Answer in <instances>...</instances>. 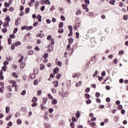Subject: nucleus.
Wrapping results in <instances>:
<instances>
[{
  "label": "nucleus",
  "mask_w": 128,
  "mask_h": 128,
  "mask_svg": "<svg viewBox=\"0 0 128 128\" xmlns=\"http://www.w3.org/2000/svg\"><path fill=\"white\" fill-rule=\"evenodd\" d=\"M54 51V46L49 44L48 46V52H50Z\"/></svg>",
  "instance_id": "obj_1"
},
{
  "label": "nucleus",
  "mask_w": 128,
  "mask_h": 128,
  "mask_svg": "<svg viewBox=\"0 0 128 128\" xmlns=\"http://www.w3.org/2000/svg\"><path fill=\"white\" fill-rule=\"evenodd\" d=\"M89 125L92 128H96V122H91L90 121L88 122Z\"/></svg>",
  "instance_id": "obj_2"
},
{
  "label": "nucleus",
  "mask_w": 128,
  "mask_h": 128,
  "mask_svg": "<svg viewBox=\"0 0 128 128\" xmlns=\"http://www.w3.org/2000/svg\"><path fill=\"white\" fill-rule=\"evenodd\" d=\"M82 8H84V10L86 12H88V4H82Z\"/></svg>",
  "instance_id": "obj_3"
},
{
  "label": "nucleus",
  "mask_w": 128,
  "mask_h": 128,
  "mask_svg": "<svg viewBox=\"0 0 128 128\" xmlns=\"http://www.w3.org/2000/svg\"><path fill=\"white\" fill-rule=\"evenodd\" d=\"M98 54H95L94 56L90 58V62H96V58Z\"/></svg>",
  "instance_id": "obj_4"
},
{
  "label": "nucleus",
  "mask_w": 128,
  "mask_h": 128,
  "mask_svg": "<svg viewBox=\"0 0 128 128\" xmlns=\"http://www.w3.org/2000/svg\"><path fill=\"white\" fill-rule=\"evenodd\" d=\"M60 72V68L57 67L56 68L54 69L53 70V72L54 74H58Z\"/></svg>",
  "instance_id": "obj_5"
},
{
  "label": "nucleus",
  "mask_w": 128,
  "mask_h": 128,
  "mask_svg": "<svg viewBox=\"0 0 128 128\" xmlns=\"http://www.w3.org/2000/svg\"><path fill=\"white\" fill-rule=\"evenodd\" d=\"M110 80V82H112V78H110V76H108L105 80H104L102 84H106V80Z\"/></svg>",
  "instance_id": "obj_6"
},
{
  "label": "nucleus",
  "mask_w": 128,
  "mask_h": 128,
  "mask_svg": "<svg viewBox=\"0 0 128 128\" xmlns=\"http://www.w3.org/2000/svg\"><path fill=\"white\" fill-rule=\"evenodd\" d=\"M90 42H91V46L92 44V46H94V44L96 42V41L94 40V38H90Z\"/></svg>",
  "instance_id": "obj_7"
},
{
  "label": "nucleus",
  "mask_w": 128,
  "mask_h": 128,
  "mask_svg": "<svg viewBox=\"0 0 128 128\" xmlns=\"http://www.w3.org/2000/svg\"><path fill=\"white\" fill-rule=\"evenodd\" d=\"M53 84L54 86V88H58V81L55 80L53 82Z\"/></svg>",
  "instance_id": "obj_8"
},
{
  "label": "nucleus",
  "mask_w": 128,
  "mask_h": 128,
  "mask_svg": "<svg viewBox=\"0 0 128 128\" xmlns=\"http://www.w3.org/2000/svg\"><path fill=\"white\" fill-rule=\"evenodd\" d=\"M30 78L32 80H34V78H36V74L34 73L30 74Z\"/></svg>",
  "instance_id": "obj_9"
},
{
  "label": "nucleus",
  "mask_w": 128,
  "mask_h": 128,
  "mask_svg": "<svg viewBox=\"0 0 128 128\" xmlns=\"http://www.w3.org/2000/svg\"><path fill=\"white\" fill-rule=\"evenodd\" d=\"M43 102L42 103V104H46V102H48V98L44 97L42 98Z\"/></svg>",
  "instance_id": "obj_10"
},
{
  "label": "nucleus",
  "mask_w": 128,
  "mask_h": 128,
  "mask_svg": "<svg viewBox=\"0 0 128 128\" xmlns=\"http://www.w3.org/2000/svg\"><path fill=\"white\" fill-rule=\"evenodd\" d=\"M10 112V106H6V114H8Z\"/></svg>",
  "instance_id": "obj_11"
},
{
  "label": "nucleus",
  "mask_w": 128,
  "mask_h": 128,
  "mask_svg": "<svg viewBox=\"0 0 128 128\" xmlns=\"http://www.w3.org/2000/svg\"><path fill=\"white\" fill-rule=\"evenodd\" d=\"M4 72L2 70H0V80H4V75H2Z\"/></svg>",
  "instance_id": "obj_12"
},
{
  "label": "nucleus",
  "mask_w": 128,
  "mask_h": 128,
  "mask_svg": "<svg viewBox=\"0 0 128 128\" xmlns=\"http://www.w3.org/2000/svg\"><path fill=\"white\" fill-rule=\"evenodd\" d=\"M12 76H14V78H18V74L14 72H13L12 73Z\"/></svg>",
  "instance_id": "obj_13"
},
{
  "label": "nucleus",
  "mask_w": 128,
  "mask_h": 128,
  "mask_svg": "<svg viewBox=\"0 0 128 128\" xmlns=\"http://www.w3.org/2000/svg\"><path fill=\"white\" fill-rule=\"evenodd\" d=\"M32 102H38V98H36V96L33 97Z\"/></svg>",
  "instance_id": "obj_14"
},
{
  "label": "nucleus",
  "mask_w": 128,
  "mask_h": 128,
  "mask_svg": "<svg viewBox=\"0 0 128 128\" xmlns=\"http://www.w3.org/2000/svg\"><path fill=\"white\" fill-rule=\"evenodd\" d=\"M84 98L86 99V100H88V98H90V94H84Z\"/></svg>",
  "instance_id": "obj_15"
},
{
  "label": "nucleus",
  "mask_w": 128,
  "mask_h": 128,
  "mask_svg": "<svg viewBox=\"0 0 128 128\" xmlns=\"http://www.w3.org/2000/svg\"><path fill=\"white\" fill-rule=\"evenodd\" d=\"M5 20H6V22H10V16H8L6 18H5Z\"/></svg>",
  "instance_id": "obj_16"
},
{
  "label": "nucleus",
  "mask_w": 128,
  "mask_h": 128,
  "mask_svg": "<svg viewBox=\"0 0 128 128\" xmlns=\"http://www.w3.org/2000/svg\"><path fill=\"white\" fill-rule=\"evenodd\" d=\"M16 81H14L12 85L11 86V88H18V85H16Z\"/></svg>",
  "instance_id": "obj_17"
},
{
  "label": "nucleus",
  "mask_w": 128,
  "mask_h": 128,
  "mask_svg": "<svg viewBox=\"0 0 128 128\" xmlns=\"http://www.w3.org/2000/svg\"><path fill=\"white\" fill-rule=\"evenodd\" d=\"M72 42H74V39H72V38H70L68 39V44H72Z\"/></svg>",
  "instance_id": "obj_18"
},
{
  "label": "nucleus",
  "mask_w": 128,
  "mask_h": 128,
  "mask_svg": "<svg viewBox=\"0 0 128 128\" xmlns=\"http://www.w3.org/2000/svg\"><path fill=\"white\" fill-rule=\"evenodd\" d=\"M10 25L8 22H5L4 24V28H8V26Z\"/></svg>",
  "instance_id": "obj_19"
},
{
  "label": "nucleus",
  "mask_w": 128,
  "mask_h": 128,
  "mask_svg": "<svg viewBox=\"0 0 128 128\" xmlns=\"http://www.w3.org/2000/svg\"><path fill=\"white\" fill-rule=\"evenodd\" d=\"M76 22V28H80V22H78L76 21L75 22Z\"/></svg>",
  "instance_id": "obj_20"
},
{
  "label": "nucleus",
  "mask_w": 128,
  "mask_h": 128,
  "mask_svg": "<svg viewBox=\"0 0 128 128\" xmlns=\"http://www.w3.org/2000/svg\"><path fill=\"white\" fill-rule=\"evenodd\" d=\"M21 68H24L26 67V63L25 62H22L20 64V66Z\"/></svg>",
  "instance_id": "obj_21"
},
{
  "label": "nucleus",
  "mask_w": 128,
  "mask_h": 128,
  "mask_svg": "<svg viewBox=\"0 0 128 128\" xmlns=\"http://www.w3.org/2000/svg\"><path fill=\"white\" fill-rule=\"evenodd\" d=\"M59 95L60 96L64 97L66 96V94L64 92H59Z\"/></svg>",
  "instance_id": "obj_22"
},
{
  "label": "nucleus",
  "mask_w": 128,
  "mask_h": 128,
  "mask_svg": "<svg viewBox=\"0 0 128 128\" xmlns=\"http://www.w3.org/2000/svg\"><path fill=\"white\" fill-rule=\"evenodd\" d=\"M14 44H15L16 46H20L22 42H16Z\"/></svg>",
  "instance_id": "obj_23"
},
{
  "label": "nucleus",
  "mask_w": 128,
  "mask_h": 128,
  "mask_svg": "<svg viewBox=\"0 0 128 128\" xmlns=\"http://www.w3.org/2000/svg\"><path fill=\"white\" fill-rule=\"evenodd\" d=\"M69 50V54L72 56V52H74V48L70 49Z\"/></svg>",
  "instance_id": "obj_24"
},
{
  "label": "nucleus",
  "mask_w": 128,
  "mask_h": 128,
  "mask_svg": "<svg viewBox=\"0 0 128 128\" xmlns=\"http://www.w3.org/2000/svg\"><path fill=\"white\" fill-rule=\"evenodd\" d=\"M38 22H42V16L38 15Z\"/></svg>",
  "instance_id": "obj_25"
},
{
  "label": "nucleus",
  "mask_w": 128,
  "mask_h": 128,
  "mask_svg": "<svg viewBox=\"0 0 128 128\" xmlns=\"http://www.w3.org/2000/svg\"><path fill=\"white\" fill-rule=\"evenodd\" d=\"M40 5V3L38 2V1L36 2V4H34V6L36 8H38V6Z\"/></svg>",
  "instance_id": "obj_26"
},
{
  "label": "nucleus",
  "mask_w": 128,
  "mask_h": 128,
  "mask_svg": "<svg viewBox=\"0 0 128 128\" xmlns=\"http://www.w3.org/2000/svg\"><path fill=\"white\" fill-rule=\"evenodd\" d=\"M52 104H58V100H53L52 102Z\"/></svg>",
  "instance_id": "obj_27"
},
{
  "label": "nucleus",
  "mask_w": 128,
  "mask_h": 128,
  "mask_svg": "<svg viewBox=\"0 0 128 128\" xmlns=\"http://www.w3.org/2000/svg\"><path fill=\"white\" fill-rule=\"evenodd\" d=\"M7 90H8L10 92H12V87H10V86H6Z\"/></svg>",
  "instance_id": "obj_28"
},
{
  "label": "nucleus",
  "mask_w": 128,
  "mask_h": 128,
  "mask_svg": "<svg viewBox=\"0 0 128 128\" xmlns=\"http://www.w3.org/2000/svg\"><path fill=\"white\" fill-rule=\"evenodd\" d=\"M24 56H22L18 60V62H22V61L24 60Z\"/></svg>",
  "instance_id": "obj_29"
},
{
  "label": "nucleus",
  "mask_w": 128,
  "mask_h": 128,
  "mask_svg": "<svg viewBox=\"0 0 128 128\" xmlns=\"http://www.w3.org/2000/svg\"><path fill=\"white\" fill-rule=\"evenodd\" d=\"M114 2H116V0H110V4H112V6H114Z\"/></svg>",
  "instance_id": "obj_30"
},
{
  "label": "nucleus",
  "mask_w": 128,
  "mask_h": 128,
  "mask_svg": "<svg viewBox=\"0 0 128 128\" xmlns=\"http://www.w3.org/2000/svg\"><path fill=\"white\" fill-rule=\"evenodd\" d=\"M40 70H44V65L42 64H40Z\"/></svg>",
  "instance_id": "obj_31"
},
{
  "label": "nucleus",
  "mask_w": 128,
  "mask_h": 128,
  "mask_svg": "<svg viewBox=\"0 0 128 128\" xmlns=\"http://www.w3.org/2000/svg\"><path fill=\"white\" fill-rule=\"evenodd\" d=\"M16 48V44H12L11 46V50H14Z\"/></svg>",
  "instance_id": "obj_32"
},
{
  "label": "nucleus",
  "mask_w": 128,
  "mask_h": 128,
  "mask_svg": "<svg viewBox=\"0 0 128 128\" xmlns=\"http://www.w3.org/2000/svg\"><path fill=\"white\" fill-rule=\"evenodd\" d=\"M26 30H32V26H26Z\"/></svg>",
  "instance_id": "obj_33"
},
{
  "label": "nucleus",
  "mask_w": 128,
  "mask_h": 128,
  "mask_svg": "<svg viewBox=\"0 0 128 128\" xmlns=\"http://www.w3.org/2000/svg\"><path fill=\"white\" fill-rule=\"evenodd\" d=\"M95 96L96 98H100V94L98 92H96L95 94Z\"/></svg>",
  "instance_id": "obj_34"
},
{
  "label": "nucleus",
  "mask_w": 128,
  "mask_h": 128,
  "mask_svg": "<svg viewBox=\"0 0 128 128\" xmlns=\"http://www.w3.org/2000/svg\"><path fill=\"white\" fill-rule=\"evenodd\" d=\"M4 4L5 8H10V4L8 2H5Z\"/></svg>",
  "instance_id": "obj_35"
},
{
  "label": "nucleus",
  "mask_w": 128,
  "mask_h": 128,
  "mask_svg": "<svg viewBox=\"0 0 128 128\" xmlns=\"http://www.w3.org/2000/svg\"><path fill=\"white\" fill-rule=\"evenodd\" d=\"M76 118H80V111H78L76 112Z\"/></svg>",
  "instance_id": "obj_36"
},
{
  "label": "nucleus",
  "mask_w": 128,
  "mask_h": 128,
  "mask_svg": "<svg viewBox=\"0 0 128 128\" xmlns=\"http://www.w3.org/2000/svg\"><path fill=\"white\" fill-rule=\"evenodd\" d=\"M64 26V23L62 22H61L58 24V28H62Z\"/></svg>",
  "instance_id": "obj_37"
},
{
  "label": "nucleus",
  "mask_w": 128,
  "mask_h": 128,
  "mask_svg": "<svg viewBox=\"0 0 128 128\" xmlns=\"http://www.w3.org/2000/svg\"><path fill=\"white\" fill-rule=\"evenodd\" d=\"M28 56H32V54H34V51L32 50L28 51Z\"/></svg>",
  "instance_id": "obj_38"
},
{
  "label": "nucleus",
  "mask_w": 128,
  "mask_h": 128,
  "mask_svg": "<svg viewBox=\"0 0 128 128\" xmlns=\"http://www.w3.org/2000/svg\"><path fill=\"white\" fill-rule=\"evenodd\" d=\"M50 46H52L54 44V39L52 38L50 41Z\"/></svg>",
  "instance_id": "obj_39"
},
{
  "label": "nucleus",
  "mask_w": 128,
  "mask_h": 128,
  "mask_svg": "<svg viewBox=\"0 0 128 128\" xmlns=\"http://www.w3.org/2000/svg\"><path fill=\"white\" fill-rule=\"evenodd\" d=\"M113 62L114 64H118V58H116L114 61Z\"/></svg>",
  "instance_id": "obj_40"
},
{
  "label": "nucleus",
  "mask_w": 128,
  "mask_h": 128,
  "mask_svg": "<svg viewBox=\"0 0 128 128\" xmlns=\"http://www.w3.org/2000/svg\"><path fill=\"white\" fill-rule=\"evenodd\" d=\"M51 90H52V94H56V90L54 88H52L51 89Z\"/></svg>",
  "instance_id": "obj_41"
},
{
  "label": "nucleus",
  "mask_w": 128,
  "mask_h": 128,
  "mask_svg": "<svg viewBox=\"0 0 128 128\" xmlns=\"http://www.w3.org/2000/svg\"><path fill=\"white\" fill-rule=\"evenodd\" d=\"M26 94V90H24L21 92L20 94L21 96H24Z\"/></svg>",
  "instance_id": "obj_42"
},
{
  "label": "nucleus",
  "mask_w": 128,
  "mask_h": 128,
  "mask_svg": "<svg viewBox=\"0 0 128 128\" xmlns=\"http://www.w3.org/2000/svg\"><path fill=\"white\" fill-rule=\"evenodd\" d=\"M58 32L59 34H62V32H64V28L58 29Z\"/></svg>",
  "instance_id": "obj_43"
},
{
  "label": "nucleus",
  "mask_w": 128,
  "mask_h": 128,
  "mask_svg": "<svg viewBox=\"0 0 128 128\" xmlns=\"http://www.w3.org/2000/svg\"><path fill=\"white\" fill-rule=\"evenodd\" d=\"M48 53H45L44 54V58H48Z\"/></svg>",
  "instance_id": "obj_44"
},
{
  "label": "nucleus",
  "mask_w": 128,
  "mask_h": 128,
  "mask_svg": "<svg viewBox=\"0 0 128 128\" xmlns=\"http://www.w3.org/2000/svg\"><path fill=\"white\" fill-rule=\"evenodd\" d=\"M124 54V50H122L119 51L118 54L120 56H122V54Z\"/></svg>",
  "instance_id": "obj_45"
},
{
  "label": "nucleus",
  "mask_w": 128,
  "mask_h": 128,
  "mask_svg": "<svg viewBox=\"0 0 128 128\" xmlns=\"http://www.w3.org/2000/svg\"><path fill=\"white\" fill-rule=\"evenodd\" d=\"M17 124H22V120H20V119H18V120H17Z\"/></svg>",
  "instance_id": "obj_46"
},
{
  "label": "nucleus",
  "mask_w": 128,
  "mask_h": 128,
  "mask_svg": "<svg viewBox=\"0 0 128 128\" xmlns=\"http://www.w3.org/2000/svg\"><path fill=\"white\" fill-rule=\"evenodd\" d=\"M68 28L69 30V32H72V26H68Z\"/></svg>",
  "instance_id": "obj_47"
},
{
  "label": "nucleus",
  "mask_w": 128,
  "mask_h": 128,
  "mask_svg": "<svg viewBox=\"0 0 128 128\" xmlns=\"http://www.w3.org/2000/svg\"><path fill=\"white\" fill-rule=\"evenodd\" d=\"M128 15H124L123 16V18L124 20H128Z\"/></svg>",
  "instance_id": "obj_48"
},
{
  "label": "nucleus",
  "mask_w": 128,
  "mask_h": 128,
  "mask_svg": "<svg viewBox=\"0 0 128 128\" xmlns=\"http://www.w3.org/2000/svg\"><path fill=\"white\" fill-rule=\"evenodd\" d=\"M48 96L50 100H54V97L50 94H48Z\"/></svg>",
  "instance_id": "obj_49"
},
{
  "label": "nucleus",
  "mask_w": 128,
  "mask_h": 128,
  "mask_svg": "<svg viewBox=\"0 0 128 128\" xmlns=\"http://www.w3.org/2000/svg\"><path fill=\"white\" fill-rule=\"evenodd\" d=\"M118 108L119 110H122V105L119 104Z\"/></svg>",
  "instance_id": "obj_50"
},
{
  "label": "nucleus",
  "mask_w": 128,
  "mask_h": 128,
  "mask_svg": "<svg viewBox=\"0 0 128 128\" xmlns=\"http://www.w3.org/2000/svg\"><path fill=\"white\" fill-rule=\"evenodd\" d=\"M25 12L26 14H28V12H30V8H26Z\"/></svg>",
  "instance_id": "obj_51"
},
{
  "label": "nucleus",
  "mask_w": 128,
  "mask_h": 128,
  "mask_svg": "<svg viewBox=\"0 0 128 128\" xmlns=\"http://www.w3.org/2000/svg\"><path fill=\"white\" fill-rule=\"evenodd\" d=\"M86 104H92V100H86Z\"/></svg>",
  "instance_id": "obj_52"
},
{
  "label": "nucleus",
  "mask_w": 128,
  "mask_h": 128,
  "mask_svg": "<svg viewBox=\"0 0 128 128\" xmlns=\"http://www.w3.org/2000/svg\"><path fill=\"white\" fill-rule=\"evenodd\" d=\"M52 36L51 35H49L47 37V40H52Z\"/></svg>",
  "instance_id": "obj_53"
},
{
  "label": "nucleus",
  "mask_w": 128,
  "mask_h": 128,
  "mask_svg": "<svg viewBox=\"0 0 128 128\" xmlns=\"http://www.w3.org/2000/svg\"><path fill=\"white\" fill-rule=\"evenodd\" d=\"M12 118V116L9 115L8 116H7L6 118V120H10Z\"/></svg>",
  "instance_id": "obj_54"
},
{
  "label": "nucleus",
  "mask_w": 128,
  "mask_h": 128,
  "mask_svg": "<svg viewBox=\"0 0 128 128\" xmlns=\"http://www.w3.org/2000/svg\"><path fill=\"white\" fill-rule=\"evenodd\" d=\"M98 70H96L94 72V74H93V78H96V76H98Z\"/></svg>",
  "instance_id": "obj_55"
},
{
  "label": "nucleus",
  "mask_w": 128,
  "mask_h": 128,
  "mask_svg": "<svg viewBox=\"0 0 128 128\" xmlns=\"http://www.w3.org/2000/svg\"><path fill=\"white\" fill-rule=\"evenodd\" d=\"M10 38H16V36L14 34H11L10 36Z\"/></svg>",
  "instance_id": "obj_56"
},
{
  "label": "nucleus",
  "mask_w": 128,
  "mask_h": 128,
  "mask_svg": "<svg viewBox=\"0 0 128 128\" xmlns=\"http://www.w3.org/2000/svg\"><path fill=\"white\" fill-rule=\"evenodd\" d=\"M70 50V44H68V46H67V48H66V50H67V51H68V50Z\"/></svg>",
  "instance_id": "obj_57"
},
{
  "label": "nucleus",
  "mask_w": 128,
  "mask_h": 128,
  "mask_svg": "<svg viewBox=\"0 0 128 128\" xmlns=\"http://www.w3.org/2000/svg\"><path fill=\"white\" fill-rule=\"evenodd\" d=\"M70 126L72 128H74V122H71L70 124Z\"/></svg>",
  "instance_id": "obj_58"
},
{
  "label": "nucleus",
  "mask_w": 128,
  "mask_h": 128,
  "mask_svg": "<svg viewBox=\"0 0 128 128\" xmlns=\"http://www.w3.org/2000/svg\"><path fill=\"white\" fill-rule=\"evenodd\" d=\"M6 72V66H4L2 67V71Z\"/></svg>",
  "instance_id": "obj_59"
},
{
  "label": "nucleus",
  "mask_w": 128,
  "mask_h": 128,
  "mask_svg": "<svg viewBox=\"0 0 128 128\" xmlns=\"http://www.w3.org/2000/svg\"><path fill=\"white\" fill-rule=\"evenodd\" d=\"M3 64H4V66H8V61H4Z\"/></svg>",
  "instance_id": "obj_60"
},
{
  "label": "nucleus",
  "mask_w": 128,
  "mask_h": 128,
  "mask_svg": "<svg viewBox=\"0 0 128 128\" xmlns=\"http://www.w3.org/2000/svg\"><path fill=\"white\" fill-rule=\"evenodd\" d=\"M78 73H74L72 74V78H76V76H78Z\"/></svg>",
  "instance_id": "obj_61"
},
{
  "label": "nucleus",
  "mask_w": 128,
  "mask_h": 128,
  "mask_svg": "<svg viewBox=\"0 0 128 128\" xmlns=\"http://www.w3.org/2000/svg\"><path fill=\"white\" fill-rule=\"evenodd\" d=\"M60 18H61L62 20H63V21L66 20V18H64V16H61Z\"/></svg>",
  "instance_id": "obj_62"
},
{
  "label": "nucleus",
  "mask_w": 128,
  "mask_h": 128,
  "mask_svg": "<svg viewBox=\"0 0 128 128\" xmlns=\"http://www.w3.org/2000/svg\"><path fill=\"white\" fill-rule=\"evenodd\" d=\"M8 44H12V39L10 38H8Z\"/></svg>",
  "instance_id": "obj_63"
},
{
  "label": "nucleus",
  "mask_w": 128,
  "mask_h": 128,
  "mask_svg": "<svg viewBox=\"0 0 128 128\" xmlns=\"http://www.w3.org/2000/svg\"><path fill=\"white\" fill-rule=\"evenodd\" d=\"M38 106V103L36 102H34V104H32V106L33 108L34 106Z\"/></svg>",
  "instance_id": "obj_64"
}]
</instances>
